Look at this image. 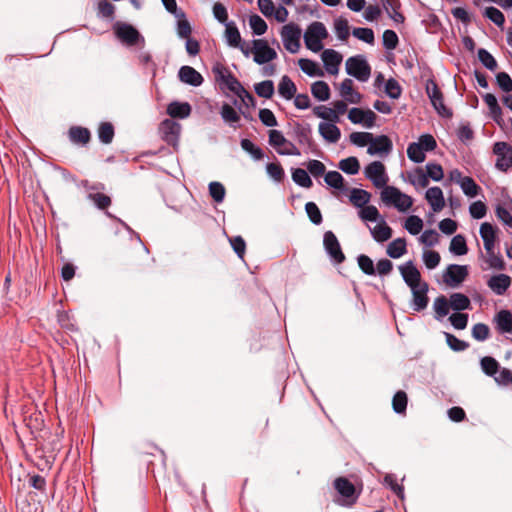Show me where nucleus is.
Segmentation results:
<instances>
[{"instance_id": "nucleus-50", "label": "nucleus", "mask_w": 512, "mask_h": 512, "mask_svg": "<svg viewBox=\"0 0 512 512\" xmlns=\"http://www.w3.org/2000/svg\"><path fill=\"white\" fill-rule=\"evenodd\" d=\"M409 182L414 186L425 188L429 184V179L422 168H416L409 174Z\"/></svg>"}, {"instance_id": "nucleus-40", "label": "nucleus", "mask_w": 512, "mask_h": 512, "mask_svg": "<svg viewBox=\"0 0 512 512\" xmlns=\"http://www.w3.org/2000/svg\"><path fill=\"white\" fill-rule=\"evenodd\" d=\"M312 95L319 101H327L330 98L329 85L324 81H316L311 86Z\"/></svg>"}, {"instance_id": "nucleus-17", "label": "nucleus", "mask_w": 512, "mask_h": 512, "mask_svg": "<svg viewBox=\"0 0 512 512\" xmlns=\"http://www.w3.org/2000/svg\"><path fill=\"white\" fill-rule=\"evenodd\" d=\"M115 34L122 42L126 43L129 46L136 45L137 42L143 38L140 33L129 24H119L115 28Z\"/></svg>"}, {"instance_id": "nucleus-19", "label": "nucleus", "mask_w": 512, "mask_h": 512, "mask_svg": "<svg viewBox=\"0 0 512 512\" xmlns=\"http://www.w3.org/2000/svg\"><path fill=\"white\" fill-rule=\"evenodd\" d=\"M321 57L326 71L331 75H336L343 59L342 55L333 49H326L322 52Z\"/></svg>"}, {"instance_id": "nucleus-1", "label": "nucleus", "mask_w": 512, "mask_h": 512, "mask_svg": "<svg viewBox=\"0 0 512 512\" xmlns=\"http://www.w3.org/2000/svg\"><path fill=\"white\" fill-rule=\"evenodd\" d=\"M212 73L215 81L223 92L228 90L238 96L243 102H245L246 99L252 103L254 102V97L242 86L227 67L217 63L213 66Z\"/></svg>"}, {"instance_id": "nucleus-18", "label": "nucleus", "mask_w": 512, "mask_h": 512, "mask_svg": "<svg viewBox=\"0 0 512 512\" xmlns=\"http://www.w3.org/2000/svg\"><path fill=\"white\" fill-rule=\"evenodd\" d=\"M428 289V284L426 282H423L422 285L411 289L413 296L411 307L414 311L420 312L427 307L429 303V298L427 296Z\"/></svg>"}, {"instance_id": "nucleus-53", "label": "nucleus", "mask_w": 512, "mask_h": 512, "mask_svg": "<svg viewBox=\"0 0 512 512\" xmlns=\"http://www.w3.org/2000/svg\"><path fill=\"white\" fill-rule=\"evenodd\" d=\"M98 137L99 140L104 144L111 143L114 137L113 125L109 122L102 123L98 129Z\"/></svg>"}, {"instance_id": "nucleus-38", "label": "nucleus", "mask_w": 512, "mask_h": 512, "mask_svg": "<svg viewBox=\"0 0 512 512\" xmlns=\"http://www.w3.org/2000/svg\"><path fill=\"white\" fill-rule=\"evenodd\" d=\"M220 114L225 123L229 124L233 128H237L236 123L240 121V115L232 106L227 103L223 104Z\"/></svg>"}, {"instance_id": "nucleus-20", "label": "nucleus", "mask_w": 512, "mask_h": 512, "mask_svg": "<svg viewBox=\"0 0 512 512\" xmlns=\"http://www.w3.org/2000/svg\"><path fill=\"white\" fill-rule=\"evenodd\" d=\"M83 185L89 191L88 199L91 200L98 209L103 210L111 205V198L109 196L99 192H92L93 190L104 189L102 184L89 186L88 182L85 181Z\"/></svg>"}, {"instance_id": "nucleus-47", "label": "nucleus", "mask_w": 512, "mask_h": 512, "mask_svg": "<svg viewBox=\"0 0 512 512\" xmlns=\"http://www.w3.org/2000/svg\"><path fill=\"white\" fill-rule=\"evenodd\" d=\"M255 92L259 97L270 99L275 92L274 83L271 80H265L255 84Z\"/></svg>"}, {"instance_id": "nucleus-23", "label": "nucleus", "mask_w": 512, "mask_h": 512, "mask_svg": "<svg viewBox=\"0 0 512 512\" xmlns=\"http://www.w3.org/2000/svg\"><path fill=\"white\" fill-rule=\"evenodd\" d=\"M495 214L505 226L512 229V199L510 197L496 205Z\"/></svg>"}, {"instance_id": "nucleus-55", "label": "nucleus", "mask_w": 512, "mask_h": 512, "mask_svg": "<svg viewBox=\"0 0 512 512\" xmlns=\"http://www.w3.org/2000/svg\"><path fill=\"white\" fill-rule=\"evenodd\" d=\"M478 59L490 71H494L497 68V61L493 55L486 49L481 48L478 50Z\"/></svg>"}, {"instance_id": "nucleus-15", "label": "nucleus", "mask_w": 512, "mask_h": 512, "mask_svg": "<svg viewBox=\"0 0 512 512\" xmlns=\"http://www.w3.org/2000/svg\"><path fill=\"white\" fill-rule=\"evenodd\" d=\"M376 117V114L370 109L363 110L361 108L354 107L348 112V119L353 124H362L366 128H372L374 126Z\"/></svg>"}, {"instance_id": "nucleus-16", "label": "nucleus", "mask_w": 512, "mask_h": 512, "mask_svg": "<svg viewBox=\"0 0 512 512\" xmlns=\"http://www.w3.org/2000/svg\"><path fill=\"white\" fill-rule=\"evenodd\" d=\"M392 141L386 135L374 137L369 143L367 153L370 155H388L392 151Z\"/></svg>"}, {"instance_id": "nucleus-29", "label": "nucleus", "mask_w": 512, "mask_h": 512, "mask_svg": "<svg viewBox=\"0 0 512 512\" xmlns=\"http://www.w3.org/2000/svg\"><path fill=\"white\" fill-rule=\"evenodd\" d=\"M451 309L449 298L444 295H440L435 298L433 302L434 318L437 321H441L444 317L449 314Z\"/></svg>"}, {"instance_id": "nucleus-12", "label": "nucleus", "mask_w": 512, "mask_h": 512, "mask_svg": "<svg viewBox=\"0 0 512 512\" xmlns=\"http://www.w3.org/2000/svg\"><path fill=\"white\" fill-rule=\"evenodd\" d=\"M323 244L327 254L335 263L340 264L345 260L340 243L332 231L324 233Z\"/></svg>"}, {"instance_id": "nucleus-58", "label": "nucleus", "mask_w": 512, "mask_h": 512, "mask_svg": "<svg viewBox=\"0 0 512 512\" xmlns=\"http://www.w3.org/2000/svg\"><path fill=\"white\" fill-rule=\"evenodd\" d=\"M327 185L335 189L344 188V178L338 171H329L325 174L324 178Z\"/></svg>"}, {"instance_id": "nucleus-21", "label": "nucleus", "mask_w": 512, "mask_h": 512, "mask_svg": "<svg viewBox=\"0 0 512 512\" xmlns=\"http://www.w3.org/2000/svg\"><path fill=\"white\" fill-rule=\"evenodd\" d=\"M334 487L337 492L345 498L346 504H353L356 501L354 485L344 477H339L334 481Z\"/></svg>"}, {"instance_id": "nucleus-63", "label": "nucleus", "mask_w": 512, "mask_h": 512, "mask_svg": "<svg viewBox=\"0 0 512 512\" xmlns=\"http://www.w3.org/2000/svg\"><path fill=\"white\" fill-rule=\"evenodd\" d=\"M359 217L364 221H377L380 217L378 209L373 205H366L361 208Z\"/></svg>"}, {"instance_id": "nucleus-59", "label": "nucleus", "mask_w": 512, "mask_h": 512, "mask_svg": "<svg viewBox=\"0 0 512 512\" xmlns=\"http://www.w3.org/2000/svg\"><path fill=\"white\" fill-rule=\"evenodd\" d=\"M305 211L313 224L320 225L322 223L321 211L314 202H307L305 204Z\"/></svg>"}, {"instance_id": "nucleus-11", "label": "nucleus", "mask_w": 512, "mask_h": 512, "mask_svg": "<svg viewBox=\"0 0 512 512\" xmlns=\"http://www.w3.org/2000/svg\"><path fill=\"white\" fill-rule=\"evenodd\" d=\"M468 276L466 265L450 264L444 274L443 281L450 287H458Z\"/></svg>"}, {"instance_id": "nucleus-24", "label": "nucleus", "mask_w": 512, "mask_h": 512, "mask_svg": "<svg viewBox=\"0 0 512 512\" xmlns=\"http://www.w3.org/2000/svg\"><path fill=\"white\" fill-rule=\"evenodd\" d=\"M488 287L496 294L503 295L511 285V277L506 274L492 276L487 281Z\"/></svg>"}, {"instance_id": "nucleus-41", "label": "nucleus", "mask_w": 512, "mask_h": 512, "mask_svg": "<svg viewBox=\"0 0 512 512\" xmlns=\"http://www.w3.org/2000/svg\"><path fill=\"white\" fill-rule=\"evenodd\" d=\"M338 167L341 171H343L346 174L355 175L360 170V163L356 157L351 156V157L342 159L338 163Z\"/></svg>"}, {"instance_id": "nucleus-43", "label": "nucleus", "mask_w": 512, "mask_h": 512, "mask_svg": "<svg viewBox=\"0 0 512 512\" xmlns=\"http://www.w3.org/2000/svg\"><path fill=\"white\" fill-rule=\"evenodd\" d=\"M299 66L301 70L307 74L308 76L314 77L318 76L321 77L324 75V72L322 69L317 65L316 62L310 60V59H300L299 60Z\"/></svg>"}, {"instance_id": "nucleus-8", "label": "nucleus", "mask_w": 512, "mask_h": 512, "mask_svg": "<svg viewBox=\"0 0 512 512\" xmlns=\"http://www.w3.org/2000/svg\"><path fill=\"white\" fill-rule=\"evenodd\" d=\"M426 93L435 108V110L443 117H450L451 111L444 105L443 94L433 79H429L426 83Z\"/></svg>"}, {"instance_id": "nucleus-45", "label": "nucleus", "mask_w": 512, "mask_h": 512, "mask_svg": "<svg viewBox=\"0 0 512 512\" xmlns=\"http://www.w3.org/2000/svg\"><path fill=\"white\" fill-rule=\"evenodd\" d=\"M459 186L461 187L463 193L470 198L476 197L481 191V187L470 176L465 177Z\"/></svg>"}, {"instance_id": "nucleus-7", "label": "nucleus", "mask_w": 512, "mask_h": 512, "mask_svg": "<svg viewBox=\"0 0 512 512\" xmlns=\"http://www.w3.org/2000/svg\"><path fill=\"white\" fill-rule=\"evenodd\" d=\"M269 144L273 146L280 155H301L300 150L292 142L287 140L279 130L273 129L269 131Z\"/></svg>"}, {"instance_id": "nucleus-39", "label": "nucleus", "mask_w": 512, "mask_h": 512, "mask_svg": "<svg viewBox=\"0 0 512 512\" xmlns=\"http://www.w3.org/2000/svg\"><path fill=\"white\" fill-rule=\"evenodd\" d=\"M69 138L73 143L84 145L90 140V132L83 127H71L69 130Z\"/></svg>"}, {"instance_id": "nucleus-42", "label": "nucleus", "mask_w": 512, "mask_h": 512, "mask_svg": "<svg viewBox=\"0 0 512 512\" xmlns=\"http://www.w3.org/2000/svg\"><path fill=\"white\" fill-rule=\"evenodd\" d=\"M480 365L482 371L490 377H495V375L498 373L500 369V364L498 363V361L491 356L483 357L480 360Z\"/></svg>"}, {"instance_id": "nucleus-62", "label": "nucleus", "mask_w": 512, "mask_h": 512, "mask_svg": "<svg viewBox=\"0 0 512 512\" xmlns=\"http://www.w3.org/2000/svg\"><path fill=\"white\" fill-rule=\"evenodd\" d=\"M357 262L359 268L365 273L366 275H375V267L372 259L368 257L367 255L361 254L357 257Z\"/></svg>"}, {"instance_id": "nucleus-57", "label": "nucleus", "mask_w": 512, "mask_h": 512, "mask_svg": "<svg viewBox=\"0 0 512 512\" xmlns=\"http://www.w3.org/2000/svg\"><path fill=\"white\" fill-rule=\"evenodd\" d=\"M483 14L498 27H502L505 23L504 14L495 7H487Z\"/></svg>"}, {"instance_id": "nucleus-64", "label": "nucleus", "mask_w": 512, "mask_h": 512, "mask_svg": "<svg viewBox=\"0 0 512 512\" xmlns=\"http://www.w3.org/2000/svg\"><path fill=\"white\" fill-rule=\"evenodd\" d=\"M385 92L392 99H398L401 96L402 88L397 80L390 78L385 84Z\"/></svg>"}, {"instance_id": "nucleus-49", "label": "nucleus", "mask_w": 512, "mask_h": 512, "mask_svg": "<svg viewBox=\"0 0 512 512\" xmlns=\"http://www.w3.org/2000/svg\"><path fill=\"white\" fill-rule=\"evenodd\" d=\"M407 156L414 163H422L425 160V151L420 144L413 142L408 145Z\"/></svg>"}, {"instance_id": "nucleus-6", "label": "nucleus", "mask_w": 512, "mask_h": 512, "mask_svg": "<svg viewBox=\"0 0 512 512\" xmlns=\"http://www.w3.org/2000/svg\"><path fill=\"white\" fill-rule=\"evenodd\" d=\"M301 29L295 23H288L281 29V38L286 50L290 53H297L300 49Z\"/></svg>"}, {"instance_id": "nucleus-31", "label": "nucleus", "mask_w": 512, "mask_h": 512, "mask_svg": "<svg viewBox=\"0 0 512 512\" xmlns=\"http://www.w3.org/2000/svg\"><path fill=\"white\" fill-rule=\"evenodd\" d=\"M370 232L377 242H385L392 236V229L387 225L384 219H381L376 226L370 228Z\"/></svg>"}, {"instance_id": "nucleus-33", "label": "nucleus", "mask_w": 512, "mask_h": 512, "mask_svg": "<svg viewBox=\"0 0 512 512\" xmlns=\"http://www.w3.org/2000/svg\"><path fill=\"white\" fill-rule=\"evenodd\" d=\"M407 252V244L404 238H397L387 246L386 253L393 259L402 257Z\"/></svg>"}, {"instance_id": "nucleus-4", "label": "nucleus", "mask_w": 512, "mask_h": 512, "mask_svg": "<svg viewBox=\"0 0 512 512\" xmlns=\"http://www.w3.org/2000/svg\"><path fill=\"white\" fill-rule=\"evenodd\" d=\"M492 152L496 157L495 168L501 172H508L512 168V146L504 141L493 144Z\"/></svg>"}, {"instance_id": "nucleus-46", "label": "nucleus", "mask_w": 512, "mask_h": 512, "mask_svg": "<svg viewBox=\"0 0 512 512\" xmlns=\"http://www.w3.org/2000/svg\"><path fill=\"white\" fill-rule=\"evenodd\" d=\"M450 252L457 256L467 254L468 248L464 236L458 234L450 242Z\"/></svg>"}, {"instance_id": "nucleus-61", "label": "nucleus", "mask_w": 512, "mask_h": 512, "mask_svg": "<svg viewBox=\"0 0 512 512\" xmlns=\"http://www.w3.org/2000/svg\"><path fill=\"white\" fill-rule=\"evenodd\" d=\"M266 171L270 178L276 182H282L285 177V172L279 163H268Z\"/></svg>"}, {"instance_id": "nucleus-32", "label": "nucleus", "mask_w": 512, "mask_h": 512, "mask_svg": "<svg viewBox=\"0 0 512 512\" xmlns=\"http://www.w3.org/2000/svg\"><path fill=\"white\" fill-rule=\"evenodd\" d=\"M349 199L355 207L363 208L369 203L371 194L364 189L352 188L350 191Z\"/></svg>"}, {"instance_id": "nucleus-35", "label": "nucleus", "mask_w": 512, "mask_h": 512, "mask_svg": "<svg viewBox=\"0 0 512 512\" xmlns=\"http://www.w3.org/2000/svg\"><path fill=\"white\" fill-rule=\"evenodd\" d=\"M451 309L455 311H463L471 309V301L468 296L463 293H452L449 297Z\"/></svg>"}, {"instance_id": "nucleus-9", "label": "nucleus", "mask_w": 512, "mask_h": 512, "mask_svg": "<svg viewBox=\"0 0 512 512\" xmlns=\"http://www.w3.org/2000/svg\"><path fill=\"white\" fill-rule=\"evenodd\" d=\"M365 177L369 179L377 188H385L388 182V176L385 171V166L380 161L371 162L365 167Z\"/></svg>"}, {"instance_id": "nucleus-51", "label": "nucleus", "mask_w": 512, "mask_h": 512, "mask_svg": "<svg viewBox=\"0 0 512 512\" xmlns=\"http://www.w3.org/2000/svg\"><path fill=\"white\" fill-rule=\"evenodd\" d=\"M489 268L496 270H504L505 262L499 253H495L494 249L486 251V259Z\"/></svg>"}, {"instance_id": "nucleus-54", "label": "nucleus", "mask_w": 512, "mask_h": 512, "mask_svg": "<svg viewBox=\"0 0 512 512\" xmlns=\"http://www.w3.org/2000/svg\"><path fill=\"white\" fill-rule=\"evenodd\" d=\"M249 25L255 35L261 36L267 31V23L259 15L249 17Z\"/></svg>"}, {"instance_id": "nucleus-34", "label": "nucleus", "mask_w": 512, "mask_h": 512, "mask_svg": "<svg viewBox=\"0 0 512 512\" xmlns=\"http://www.w3.org/2000/svg\"><path fill=\"white\" fill-rule=\"evenodd\" d=\"M297 88L294 82L288 77L284 75L278 85V92L280 96L285 98L286 100L292 99L296 94Z\"/></svg>"}, {"instance_id": "nucleus-30", "label": "nucleus", "mask_w": 512, "mask_h": 512, "mask_svg": "<svg viewBox=\"0 0 512 512\" xmlns=\"http://www.w3.org/2000/svg\"><path fill=\"white\" fill-rule=\"evenodd\" d=\"M167 113L172 118H187L191 113V106L187 102L174 101L167 107Z\"/></svg>"}, {"instance_id": "nucleus-36", "label": "nucleus", "mask_w": 512, "mask_h": 512, "mask_svg": "<svg viewBox=\"0 0 512 512\" xmlns=\"http://www.w3.org/2000/svg\"><path fill=\"white\" fill-rule=\"evenodd\" d=\"M496 323L501 333H512V313L509 310H501L496 315Z\"/></svg>"}, {"instance_id": "nucleus-5", "label": "nucleus", "mask_w": 512, "mask_h": 512, "mask_svg": "<svg viewBox=\"0 0 512 512\" xmlns=\"http://www.w3.org/2000/svg\"><path fill=\"white\" fill-rule=\"evenodd\" d=\"M346 72L357 80L366 82L370 78L371 67L363 56L357 55L347 59Z\"/></svg>"}, {"instance_id": "nucleus-52", "label": "nucleus", "mask_w": 512, "mask_h": 512, "mask_svg": "<svg viewBox=\"0 0 512 512\" xmlns=\"http://www.w3.org/2000/svg\"><path fill=\"white\" fill-rule=\"evenodd\" d=\"M404 228L412 235H417L423 229V221L419 216L411 215L405 220Z\"/></svg>"}, {"instance_id": "nucleus-48", "label": "nucleus", "mask_w": 512, "mask_h": 512, "mask_svg": "<svg viewBox=\"0 0 512 512\" xmlns=\"http://www.w3.org/2000/svg\"><path fill=\"white\" fill-rule=\"evenodd\" d=\"M334 29L338 39H340L341 41H346L348 39L350 35V29L347 19L343 17L335 19Z\"/></svg>"}, {"instance_id": "nucleus-26", "label": "nucleus", "mask_w": 512, "mask_h": 512, "mask_svg": "<svg viewBox=\"0 0 512 512\" xmlns=\"http://www.w3.org/2000/svg\"><path fill=\"white\" fill-rule=\"evenodd\" d=\"M425 198L434 212H439L445 205V200L441 188L435 186L426 191Z\"/></svg>"}, {"instance_id": "nucleus-13", "label": "nucleus", "mask_w": 512, "mask_h": 512, "mask_svg": "<svg viewBox=\"0 0 512 512\" xmlns=\"http://www.w3.org/2000/svg\"><path fill=\"white\" fill-rule=\"evenodd\" d=\"M181 125L172 119H165L161 122L159 132L161 138L168 144L176 146L179 140Z\"/></svg>"}, {"instance_id": "nucleus-25", "label": "nucleus", "mask_w": 512, "mask_h": 512, "mask_svg": "<svg viewBox=\"0 0 512 512\" xmlns=\"http://www.w3.org/2000/svg\"><path fill=\"white\" fill-rule=\"evenodd\" d=\"M340 95L343 99L351 104L361 102V94L354 90L353 81L350 78L344 79L340 84Z\"/></svg>"}, {"instance_id": "nucleus-56", "label": "nucleus", "mask_w": 512, "mask_h": 512, "mask_svg": "<svg viewBox=\"0 0 512 512\" xmlns=\"http://www.w3.org/2000/svg\"><path fill=\"white\" fill-rule=\"evenodd\" d=\"M313 113L319 118L330 121V123L338 122V117L335 115L333 108L320 105L313 109Z\"/></svg>"}, {"instance_id": "nucleus-10", "label": "nucleus", "mask_w": 512, "mask_h": 512, "mask_svg": "<svg viewBox=\"0 0 512 512\" xmlns=\"http://www.w3.org/2000/svg\"><path fill=\"white\" fill-rule=\"evenodd\" d=\"M252 44L254 61L257 64L262 65L277 58L276 51L269 47L267 41L263 39H256L253 40Z\"/></svg>"}, {"instance_id": "nucleus-2", "label": "nucleus", "mask_w": 512, "mask_h": 512, "mask_svg": "<svg viewBox=\"0 0 512 512\" xmlns=\"http://www.w3.org/2000/svg\"><path fill=\"white\" fill-rule=\"evenodd\" d=\"M381 200L387 206H394L398 211L405 212L413 205V199L394 186H386L381 191Z\"/></svg>"}, {"instance_id": "nucleus-14", "label": "nucleus", "mask_w": 512, "mask_h": 512, "mask_svg": "<svg viewBox=\"0 0 512 512\" xmlns=\"http://www.w3.org/2000/svg\"><path fill=\"white\" fill-rule=\"evenodd\" d=\"M398 268L404 282L410 287V289H414L415 287L422 285L423 282L421 281V274L412 261H407Z\"/></svg>"}, {"instance_id": "nucleus-3", "label": "nucleus", "mask_w": 512, "mask_h": 512, "mask_svg": "<svg viewBox=\"0 0 512 512\" xmlns=\"http://www.w3.org/2000/svg\"><path fill=\"white\" fill-rule=\"evenodd\" d=\"M328 37V31L322 22H312L304 33V42L307 49L318 53L323 49L322 41Z\"/></svg>"}, {"instance_id": "nucleus-28", "label": "nucleus", "mask_w": 512, "mask_h": 512, "mask_svg": "<svg viewBox=\"0 0 512 512\" xmlns=\"http://www.w3.org/2000/svg\"><path fill=\"white\" fill-rule=\"evenodd\" d=\"M479 232L483 240L485 250L490 251L491 249H494L496 240V231L494 226L489 222H484L481 224Z\"/></svg>"}, {"instance_id": "nucleus-37", "label": "nucleus", "mask_w": 512, "mask_h": 512, "mask_svg": "<svg viewBox=\"0 0 512 512\" xmlns=\"http://www.w3.org/2000/svg\"><path fill=\"white\" fill-rule=\"evenodd\" d=\"M225 38L226 42L231 47H238L241 43L240 32L234 22H228L225 25Z\"/></svg>"}, {"instance_id": "nucleus-27", "label": "nucleus", "mask_w": 512, "mask_h": 512, "mask_svg": "<svg viewBox=\"0 0 512 512\" xmlns=\"http://www.w3.org/2000/svg\"><path fill=\"white\" fill-rule=\"evenodd\" d=\"M319 133L329 143H336L341 137L340 129L333 122H321L319 124Z\"/></svg>"}, {"instance_id": "nucleus-60", "label": "nucleus", "mask_w": 512, "mask_h": 512, "mask_svg": "<svg viewBox=\"0 0 512 512\" xmlns=\"http://www.w3.org/2000/svg\"><path fill=\"white\" fill-rule=\"evenodd\" d=\"M372 135L373 134L369 132H353L350 134V141L358 147L369 146Z\"/></svg>"}, {"instance_id": "nucleus-22", "label": "nucleus", "mask_w": 512, "mask_h": 512, "mask_svg": "<svg viewBox=\"0 0 512 512\" xmlns=\"http://www.w3.org/2000/svg\"><path fill=\"white\" fill-rule=\"evenodd\" d=\"M178 77L181 82L194 87L200 86L204 81L202 75L191 66H182L179 69Z\"/></svg>"}, {"instance_id": "nucleus-44", "label": "nucleus", "mask_w": 512, "mask_h": 512, "mask_svg": "<svg viewBox=\"0 0 512 512\" xmlns=\"http://www.w3.org/2000/svg\"><path fill=\"white\" fill-rule=\"evenodd\" d=\"M292 179L297 185L303 188H311L313 185L308 172L302 168H295L292 170Z\"/></svg>"}]
</instances>
